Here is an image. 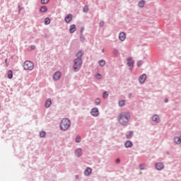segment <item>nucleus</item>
Segmentation results:
<instances>
[{
  "label": "nucleus",
  "instance_id": "obj_1",
  "mask_svg": "<svg viewBox=\"0 0 181 181\" xmlns=\"http://www.w3.org/2000/svg\"><path fill=\"white\" fill-rule=\"evenodd\" d=\"M131 118V115L128 112H123L119 113L118 115V122L120 125L123 127H127L128 122H129V119Z\"/></svg>",
  "mask_w": 181,
  "mask_h": 181
},
{
  "label": "nucleus",
  "instance_id": "obj_2",
  "mask_svg": "<svg viewBox=\"0 0 181 181\" xmlns=\"http://www.w3.org/2000/svg\"><path fill=\"white\" fill-rule=\"evenodd\" d=\"M71 127V121L69 118H64L59 124V128L62 131H67Z\"/></svg>",
  "mask_w": 181,
  "mask_h": 181
},
{
  "label": "nucleus",
  "instance_id": "obj_3",
  "mask_svg": "<svg viewBox=\"0 0 181 181\" xmlns=\"http://www.w3.org/2000/svg\"><path fill=\"white\" fill-rule=\"evenodd\" d=\"M83 65V59L76 58L74 59L73 70L75 73L80 71L81 66Z\"/></svg>",
  "mask_w": 181,
  "mask_h": 181
},
{
  "label": "nucleus",
  "instance_id": "obj_4",
  "mask_svg": "<svg viewBox=\"0 0 181 181\" xmlns=\"http://www.w3.org/2000/svg\"><path fill=\"white\" fill-rule=\"evenodd\" d=\"M34 68L33 62L30 61H25L23 64L24 70H30L31 71Z\"/></svg>",
  "mask_w": 181,
  "mask_h": 181
},
{
  "label": "nucleus",
  "instance_id": "obj_5",
  "mask_svg": "<svg viewBox=\"0 0 181 181\" xmlns=\"http://www.w3.org/2000/svg\"><path fill=\"white\" fill-rule=\"evenodd\" d=\"M134 64H135V62H134V60H132V57H128L127 58V65L129 67V71H132L133 69H134Z\"/></svg>",
  "mask_w": 181,
  "mask_h": 181
},
{
  "label": "nucleus",
  "instance_id": "obj_6",
  "mask_svg": "<svg viewBox=\"0 0 181 181\" xmlns=\"http://www.w3.org/2000/svg\"><path fill=\"white\" fill-rule=\"evenodd\" d=\"M90 115L93 117H98V115H100V112L98 111V108L97 107H94L93 109H91L90 110Z\"/></svg>",
  "mask_w": 181,
  "mask_h": 181
},
{
  "label": "nucleus",
  "instance_id": "obj_7",
  "mask_svg": "<svg viewBox=\"0 0 181 181\" xmlns=\"http://www.w3.org/2000/svg\"><path fill=\"white\" fill-rule=\"evenodd\" d=\"M140 84H144L146 81V74H143L139 77Z\"/></svg>",
  "mask_w": 181,
  "mask_h": 181
},
{
  "label": "nucleus",
  "instance_id": "obj_8",
  "mask_svg": "<svg viewBox=\"0 0 181 181\" xmlns=\"http://www.w3.org/2000/svg\"><path fill=\"white\" fill-rule=\"evenodd\" d=\"M60 77H62V72L60 71H56L53 75V78L55 81L60 80Z\"/></svg>",
  "mask_w": 181,
  "mask_h": 181
},
{
  "label": "nucleus",
  "instance_id": "obj_9",
  "mask_svg": "<svg viewBox=\"0 0 181 181\" xmlns=\"http://www.w3.org/2000/svg\"><path fill=\"white\" fill-rule=\"evenodd\" d=\"M75 155L77 158H81L83 156V150L81 148H76L75 150Z\"/></svg>",
  "mask_w": 181,
  "mask_h": 181
},
{
  "label": "nucleus",
  "instance_id": "obj_10",
  "mask_svg": "<svg viewBox=\"0 0 181 181\" xmlns=\"http://www.w3.org/2000/svg\"><path fill=\"white\" fill-rule=\"evenodd\" d=\"M119 39L121 42H124L125 39H127V34L125 33L122 32L119 34Z\"/></svg>",
  "mask_w": 181,
  "mask_h": 181
},
{
  "label": "nucleus",
  "instance_id": "obj_11",
  "mask_svg": "<svg viewBox=\"0 0 181 181\" xmlns=\"http://www.w3.org/2000/svg\"><path fill=\"white\" fill-rule=\"evenodd\" d=\"M91 173H93V169H91V168L89 167L86 168V169L84 171L85 176H90Z\"/></svg>",
  "mask_w": 181,
  "mask_h": 181
},
{
  "label": "nucleus",
  "instance_id": "obj_12",
  "mask_svg": "<svg viewBox=\"0 0 181 181\" xmlns=\"http://www.w3.org/2000/svg\"><path fill=\"white\" fill-rule=\"evenodd\" d=\"M165 168V165L162 163H156V169L157 170H162Z\"/></svg>",
  "mask_w": 181,
  "mask_h": 181
},
{
  "label": "nucleus",
  "instance_id": "obj_13",
  "mask_svg": "<svg viewBox=\"0 0 181 181\" xmlns=\"http://www.w3.org/2000/svg\"><path fill=\"white\" fill-rule=\"evenodd\" d=\"M151 119L152 121H153V122H156V123L160 122V119L159 118V116L158 115H154L151 117Z\"/></svg>",
  "mask_w": 181,
  "mask_h": 181
},
{
  "label": "nucleus",
  "instance_id": "obj_14",
  "mask_svg": "<svg viewBox=\"0 0 181 181\" xmlns=\"http://www.w3.org/2000/svg\"><path fill=\"white\" fill-rule=\"evenodd\" d=\"M71 19H73V15L72 14H68L66 17H65V22L66 23H69V22H71Z\"/></svg>",
  "mask_w": 181,
  "mask_h": 181
},
{
  "label": "nucleus",
  "instance_id": "obj_15",
  "mask_svg": "<svg viewBox=\"0 0 181 181\" xmlns=\"http://www.w3.org/2000/svg\"><path fill=\"white\" fill-rule=\"evenodd\" d=\"M133 144L132 141L127 140L125 143H124V146L125 148H132L133 146Z\"/></svg>",
  "mask_w": 181,
  "mask_h": 181
},
{
  "label": "nucleus",
  "instance_id": "obj_16",
  "mask_svg": "<svg viewBox=\"0 0 181 181\" xmlns=\"http://www.w3.org/2000/svg\"><path fill=\"white\" fill-rule=\"evenodd\" d=\"M76 56L77 59H83V56H84V52L81 50H79L76 54Z\"/></svg>",
  "mask_w": 181,
  "mask_h": 181
},
{
  "label": "nucleus",
  "instance_id": "obj_17",
  "mask_svg": "<svg viewBox=\"0 0 181 181\" xmlns=\"http://www.w3.org/2000/svg\"><path fill=\"white\" fill-rule=\"evenodd\" d=\"M7 77L10 80L13 78V71H12V70L10 69V70L8 71Z\"/></svg>",
  "mask_w": 181,
  "mask_h": 181
},
{
  "label": "nucleus",
  "instance_id": "obj_18",
  "mask_svg": "<svg viewBox=\"0 0 181 181\" xmlns=\"http://www.w3.org/2000/svg\"><path fill=\"white\" fill-rule=\"evenodd\" d=\"M52 105V100L50 99H47L46 101H45V107L46 108H49Z\"/></svg>",
  "mask_w": 181,
  "mask_h": 181
},
{
  "label": "nucleus",
  "instance_id": "obj_19",
  "mask_svg": "<svg viewBox=\"0 0 181 181\" xmlns=\"http://www.w3.org/2000/svg\"><path fill=\"white\" fill-rule=\"evenodd\" d=\"M69 32L70 33H74L76 32V25L74 24L70 25Z\"/></svg>",
  "mask_w": 181,
  "mask_h": 181
},
{
  "label": "nucleus",
  "instance_id": "obj_20",
  "mask_svg": "<svg viewBox=\"0 0 181 181\" xmlns=\"http://www.w3.org/2000/svg\"><path fill=\"white\" fill-rule=\"evenodd\" d=\"M174 142L175 144H177V145H180L181 144V137H175L174 138Z\"/></svg>",
  "mask_w": 181,
  "mask_h": 181
},
{
  "label": "nucleus",
  "instance_id": "obj_21",
  "mask_svg": "<svg viewBox=\"0 0 181 181\" xmlns=\"http://www.w3.org/2000/svg\"><path fill=\"white\" fill-rule=\"evenodd\" d=\"M40 12H42V13L47 12V6H42L40 8Z\"/></svg>",
  "mask_w": 181,
  "mask_h": 181
},
{
  "label": "nucleus",
  "instance_id": "obj_22",
  "mask_svg": "<svg viewBox=\"0 0 181 181\" xmlns=\"http://www.w3.org/2000/svg\"><path fill=\"white\" fill-rule=\"evenodd\" d=\"M112 54H114V56H115L116 57H118V56H119V51L118 49H117V48H115L112 51Z\"/></svg>",
  "mask_w": 181,
  "mask_h": 181
},
{
  "label": "nucleus",
  "instance_id": "obj_23",
  "mask_svg": "<svg viewBox=\"0 0 181 181\" xmlns=\"http://www.w3.org/2000/svg\"><path fill=\"white\" fill-rule=\"evenodd\" d=\"M133 135H134V132L130 131L129 133L126 135L127 139H131V138H132Z\"/></svg>",
  "mask_w": 181,
  "mask_h": 181
},
{
  "label": "nucleus",
  "instance_id": "obj_24",
  "mask_svg": "<svg viewBox=\"0 0 181 181\" xmlns=\"http://www.w3.org/2000/svg\"><path fill=\"white\" fill-rule=\"evenodd\" d=\"M139 8H144V6H145V1L144 0H141L139 2L138 4Z\"/></svg>",
  "mask_w": 181,
  "mask_h": 181
},
{
  "label": "nucleus",
  "instance_id": "obj_25",
  "mask_svg": "<svg viewBox=\"0 0 181 181\" xmlns=\"http://www.w3.org/2000/svg\"><path fill=\"white\" fill-rule=\"evenodd\" d=\"M44 22L45 25H50V18L49 17L45 18Z\"/></svg>",
  "mask_w": 181,
  "mask_h": 181
},
{
  "label": "nucleus",
  "instance_id": "obj_26",
  "mask_svg": "<svg viewBox=\"0 0 181 181\" xmlns=\"http://www.w3.org/2000/svg\"><path fill=\"white\" fill-rule=\"evenodd\" d=\"M99 66H100L101 67H104V66H105V60L102 59L100 61H99Z\"/></svg>",
  "mask_w": 181,
  "mask_h": 181
},
{
  "label": "nucleus",
  "instance_id": "obj_27",
  "mask_svg": "<svg viewBox=\"0 0 181 181\" xmlns=\"http://www.w3.org/2000/svg\"><path fill=\"white\" fill-rule=\"evenodd\" d=\"M124 105H125V100H119V107H124Z\"/></svg>",
  "mask_w": 181,
  "mask_h": 181
},
{
  "label": "nucleus",
  "instance_id": "obj_28",
  "mask_svg": "<svg viewBox=\"0 0 181 181\" xmlns=\"http://www.w3.org/2000/svg\"><path fill=\"white\" fill-rule=\"evenodd\" d=\"M40 138H45V136H46V132L45 131H41L40 132Z\"/></svg>",
  "mask_w": 181,
  "mask_h": 181
},
{
  "label": "nucleus",
  "instance_id": "obj_29",
  "mask_svg": "<svg viewBox=\"0 0 181 181\" xmlns=\"http://www.w3.org/2000/svg\"><path fill=\"white\" fill-rule=\"evenodd\" d=\"M95 105H100L101 104V100L100 98H96L95 100Z\"/></svg>",
  "mask_w": 181,
  "mask_h": 181
},
{
  "label": "nucleus",
  "instance_id": "obj_30",
  "mask_svg": "<svg viewBox=\"0 0 181 181\" xmlns=\"http://www.w3.org/2000/svg\"><path fill=\"white\" fill-rule=\"evenodd\" d=\"M80 40L81 42H82L83 43H84L86 38L84 37V35L83 34H80Z\"/></svg>",
  "mask_w": 181,
  "mask_h": 181
},
{
  "label": "nucleus",
  "instance_id": "obj_31",
  "mask_svg": "<svg viewBox=\"0 0 181 181\" xmlns=\"http://www.w3.org/2000/svg\"><path fill=\"white\" fill-rule=\"evenodd\" d=\"M103 98H108V92L107 91H105L103 93Z\"/></svg>",
  "mask_w": 181,
  "mask_h": 181
},
{
  "label": "nucleus",
  "instance_id": "obj_32",
  "mask_svg": "<svg viewBox=\"0 0 181 181\" xmlns=\"http://www.w3.org/2000/svg\"><path fill=\"white\" fill-rule=\"evenodd\" d=\"M49 2H50V0H41L42 5H46V4H49Z\"/></svg>",
  "mask_w": 181,
  "mask_h": 181
},
{
  "label": "nucleus",
  "instance_id": "obj_33",
  "mask_svg": "<svg viewBox=\"0 0 181 181\" xmlns=\"http://www.w3.org/2000/svg\"><path fill=\"white\" fill-rule=\"evenodd\" d=\"M83 12H84L85 13H87L88 12V6H85L83 7Z\"/></svg>",
  "mask_w": 181,
  "mask_h": 181
},
{
  "label": "nucleus",
  "instance_id": "obj_34",
  "mask_svg": "<svg viewBox=\"0 0 181 181\" xmlns=\"http://www.w3.org/2000/svg\"><path fill=\"white\" fill-rule=\"evenodd\" d=\"M144 64V62L142 60H140L137 62V67H141L142 64Z\"/></svg>",
  "mask_w": 181,
  "mask_h": 181
},
{
  "label": "nucleus",
  "instance_id": "obj_35",
  "mask_svg": "<svg viewBox=\"0 0 181 181\" xmlns=\"http://www.w3.org/2000/svg\"><path fill=\"white\" fill-rule=\"evenodd\" d=\"M104 25H105L104 21H101L99 23L100 28H104Z\"/></svg>",
  "mask_w": 181,
  "mask_h": 181
},
{
  "label": "nucleus",
  "instance_id": "obj_36",
  "mask_svg": "<svg viewBox=\"0 0 181 181\" xmlns=\"http://www.w3.org/2000/svg\"><path fill=\"white\" fill-rule=\"evenodd\" d=\"M83 32H84V27H81L80 30V35H83Z\"/></svg>",
  "mask_w": 181,
  "mask_h": 181
},
{
  "label": "nucleus",
  "instance_id": "obj_37",
  "mask_svg": "<svg viewBox=\"0 0 181 181\" xmlns=\"http://www.w3.org/2000/svg\"><path fill=\"white\" fill-rule=\"evenodd\" d=\"M76 142L77 144H80V142H81V141H80V137H76Z\"/></svg>",
  "mask_w": 181,
  "mask_h": 181
},
{
  "label": "nucleus",
  "instance_id": "obj_38",
  "mask_svg": "<svg viewBox=\"0 0 181 181\" xmlns=\"http://www.w3.org/2000/svg\"><path fill=\"white\" fill-rule=\"evenodd\" d=\"M139 169H140L141 170H144V169H145V168H144V164H141V165H139Z\"/></svg>",
  "mask_w": 181,
  "mask_h": 181
},
{
  "label": "nucleus",
  "instance_id": "obj_39",
  "mask_svg": "<svg viewBox=\"0 0 181 181\" xmlns=\"http://www.w3.org/2000/svg\"><path fill=\"white\" fill-rule=\"evenodd\" d=\"M96 76L98 77V80L101 79V74H97Z\"/></svg>",
  "mask_w": 181,
  "mask_h": 181
},
{
  "label": "nucleus",
  "instance_id": "obj_40",
  "mask_svg": "<svg viewBox=\"0 0 181 181\" xmlns=\"http://www.w3.org/2000/svg\"><path fill=\"white\" fill-rule=\"evenodd\" d=\"M30 49H31L32 50H35V49H36V46H35V45H31V46H30Z\"/></svg>",
  "mask_w": 181,
  "mask_h": 181
},
{
  "label": "nucleus",
  "instance_id": "obj_41",
  "mask_svg": "<svg viewBox=\"0 0 181 181\" xmlns=\"http://www.w3.org/2000/svg\"><path fill=\"white\" fill-rule=\"evenodd\" d=\"M121 162V160L119 158L116 159V163H119Z\"/></svg>",
  "mask_w": 181,
  "mask_h": 181
},
{
  "label": "nucleus",
  "instance_id": "obj_42",
  "mask_svg": "<svg viewBox=\"0 0 181 181\" xmlns=\"http://www.w3.org/2000/svg\"><path fill=\"white\" fill-rule=\"evenodd\" d=\"M4 62H5L6 64V66H8V59H6L4 60Z\"/></svg>",
  "mask_w": 181,
  "mask_h": 181
},
{
  "label": "nucleus",
  "instance_id": "obj_43",
  "mask_svg": "<svg viewBox=\"0 0 181 181\" xmlns=\"http://www.w3.org/2000/svg\"><path fill=\"white\" fill-rule=\"evenodd\" d=\"M165 103H169V99L165 98Z\"/></svg>",
  "mask_w": 181,
  "mask_h": 181
},
{
  "label": "nucleus",
  "instance_id": "obj_44",
  "mask_svg": "<svg viewBox=\"0 0 181 181\" xmlns=\"http://www.w3.org/2000/svg\"><path fill=\"white\" fill-rule=\"evenodd\" d=\"M131 97H132V93L129 94V98H131Z\"/></svg>",
  "mask_w": 181,
  "mask_h": 181
},
{
  "label": "nucleus",
  "instance_id": "obj_45",
  "mask_svg": "<svg viewBox=\"0 0 181 181\" xmlns=\"http://www.w3.org/2000/svg\"><path fill=\"white\" fill-rule=\"evenodd\" d=\"M18 9H19V11H21V9H22V8H21L20 5L18 6Z\"/></svg>",
  "mask_w": 181,
  "mask_h": 181
},
{
  "label": "nucleus",
  "instance_id": "obj_46",
  "mask_svg": "<svg viewBox=\"0 0 181 181\" xmlns=\"http://www.w3.org/2000/svg\"><path fill=\"white\" fill-rule=\"evenodd\" d=\"M75 179H78V175H76Z\"/></svg>",
  "mask_w": 181,
  "mask_h": 181
},
{
  "label": "nucleus",
  "instance_id": "obj_47",
  "mask_svg": "<svg viewBox=\"0 0 181 181\" xmlns=\"http://www.w3.org/2000/svg\"><path fill=\"white\" fill-rule=\"evenodd\" d=\"M104 52H105V49H103L102 52L104 53Z\"/></svg>",
  "mask_w": 181,
  "mask_h": 181
}]
</instances>
